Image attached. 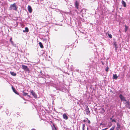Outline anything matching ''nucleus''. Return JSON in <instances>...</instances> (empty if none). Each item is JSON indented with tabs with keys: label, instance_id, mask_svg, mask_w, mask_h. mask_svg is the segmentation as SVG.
<instances>
[{
	"label": "nucleus",
	"instance_id": "1",
	"mask_svg": "<svg viewBox=\"0 0 130 130\" xmlns=\"http://www.w3.org/2000/svg\"><path fill=\"white\" fill-rule=\"evenodd\" d=\"M18 7L16 6V4L14 3L13 4L10 5V6L9 8V9L10 10H13L16 11Z\"/></svg>",
	"mask_w": 130,
	"mask_h": 130
},
{
	"label": "nucleus",
	"instance_id": "2",
	"mask_svg": "<svg viewBox=\"0 0 130 130\" xmlns=\"http://www.w3.org/2000/svg\"><path fill=\"white\" fill-rule=\"evenodd\" d=\"M22 66L23 69L25 71H29V69L28 68V67L27 66H25L23 64L22 65Z\"/></svg>",
	"mask_w": 130,
	"mask_h": 130
},
{
	"label": "nucleus",
	"instance_id": "3",
	"mask_svg": "<svg viewBox=\"0 0 130 130\" xmlns=\"http://www.w3.org/2000/svg\"><path fill=\"white\" fill-rule=\"evenodd\" d=\"M119 98L121 101H126L125 98L121 94H120L119 96Z\"/></svg>",
	"mask_w": 130,
	"mask_h": 130
},
{
	"label": "nucleus",
	"instance_id": "4",
	"mask_svg": "<svg viewBox=\"0 0 130 130\" xmlns=\"http://www.w3.org/2000/svg\"><path fill=\"white\" fill-rule=\"evenodd\" d=\"M85 109L86 114L87 115H88V114H89L90 113V111L87 105H86V108Z\"/></svg>",
	"mask_w": 130,
	"mask_h": 130
},
{
	"label": "nucleus",
	"instance_id": "5",
	"mask_svg": "<svg viewBox=\"0 0 130 130\" xmlns=\"http://www.w3.org/2000/svg\"><path fill=\"white\" fill-rule=\"evenodd\" d=\"M30 92L31 93L32 95L35 98H37V95L35 92H34L33 90H31L30 91Z\"/></svg>",
	"mask_w": 130,
	"mask_h": 130
},
{
	"label": "nucleus",
	"instance_id": "6",
	"mask_svg": "<svg viewBox=\"0 0 130 130\" xmlns=\"http://www.w3.org/2000/svg\"><path fill=\"white\" fill-rule=\"evenodd\" d=\"M75 7L77 9L79 8L78 6H79V3L77 1H76L75 3Z\"/></svg>",
	"mask_w": 130,
	"mask_h": 130
},
{
	"label": "nucleus",
	"instance_id": "7",
	"mask_svg": "<svg viewBox=\"0 0 130 130\" xmlns=\"http://www.w3.org/2000/svg\"><path fill=\"white\" fill-rule=\"evenodd\" d=\"M27 8L28 11L30 13H31L32 12V9L31 8V7L30 6L28 5V7Z\"/></svg>",
	"mask_w": 130,
	"mask_h": 130
},
{
	"label": "nucleus",
	"instance_id": "8",
	"mask_svg": "<svg viewBox=\"0 0 130 130\" xmlns=\"http://www.w3.org/2000/svg\"><path fill=\"white\" fill-rule=\"evenodd\" d=\"M12 88L13 91L16 94L19 95V93L16 91L15 88L13 86H12Z\"/></svg>",
	"mask_w": 130,
	"mask_h": 130
},
{
	"label": "nucleus",
	"instance_id": "9",
	"mask_svg": "<svg viewBox=\"0 0 130 130\" xmlns=\"http://www.w3.org/2000/svg\"><path fill=\"white\" fill-rule=\"evenodd\" d=\"M63 118L65 120H67L68 119V117L67 116L66 113H64L63 114Z\"/></svg>",
	"mask_w": 130,
	"mask_h": 130
},
{
	"label": "nucleus",
	"instance_id": "10",
	"mask_svg": "<svg viewBox=\"0 0 130 130\" xmlns=\"http://www.w3.org/2000/svg\"><path fill=\"white\" fill-rule=\"evenodd\" d=\"M122 4L123 5L124 7H126V4L125 2L123 0H122L121 2Z\"/></svg>",
	"mask_w": 130,
	"mask_h": 130
},
{
	"label": "nucleus",
	"instance_id": "11",
	"mask_svg": "<svg viewBox=\"0 0 130 130\" xmlns=\"http://www.w3.org/2000/svg\"><path fill=\"white\" fill-rule=\"evenodd\" d=\"M28 31H29V29L27 27H26L25 28V30H23V32H28Z\"/></svg>",
	"mask_w": 130,
	"mask_h": 130
},
{
	"label": "nucleus",
	"instance_id": "12",
	"mask_svg": "<svg viewBox=\"0 0 130 130\" xmlns=\"http://www.w3.org/2000/svg\"><path fill=\"white\" fill-rule=\"evenodd\" d=\"M113 79H117L118 78V76H117L116 74H113Z\"/></svg>",
	"mask_w": 130,
	"mask_h": 130
},
{
	"label": "nucleus",
	"instance_id": "13",
	"mask_svg": "<svg viewBox=\"0 0 130 130\" xmlns=\"http://www.w3.org/2000/svg\"><path fill=\"white\" fill-rule=\"evenodd\" d=\"M10 73L12 76H15L16 75V74L14 72H10Z\"/></svg>",
	"mask_w": 130,
	"mask_h": 130
},
{
	"label": "nucleus",
	"instance_id": "14",
	"mask_svg": "<svg viewBox=\"0 0 130 130\" xmlns=\"http://www.w3.org/2000/svg\"><path fill=\"white\" fill-rule=\"evenodd\" d=\"M117 127L116 129H119L120 128V125L119 123H117Z\"/></svg>",
	"mask_w": 130,
	"mask_h": 130
},
{
	"label": "nucleus",
	"instance_id": "15",
	"mask_svg": "<svg viewBox=\"0 0 130 130\" xmlns=\"http://www.w3.org/2000/svg\"><path fill=\"white\" fill-rule=\"evenodd\" d=\"M39 44L41 48H43V47H44L43 46V45L42 44L41 42H40L39 43Z\"/></svg>",
	"mask_w": 130,
	"mask_h": 130
},
{
	"label": "nucleus",
	"instance_id": "16",
	"mask_svg": "<svg viewBox=\"0 0 130 130\" xmlns=\"http://www.w3.org/2000/svg\"><path fill=\"white\" fill-rule=\"evenodd\" d=\"M125 32H126L127 31L128 29V27L126 25H125Z\"/></svg>",
	"mask_w": 130,
	"mask_h": 130
},
{
	"label": "nucleus",
	"instance_id": "17",
	"mask_svg": "<svg viewBox=\"0 0 130 130\" xmlns=\"http://www.w3.org/2000/svg\"><path fill=\"white\" fill-rule=\"evenodd\" d=\"M108 35L109 37L110 38H112V36L111 34H110L109 33H108Z\"/></svg>",
	"mask_w": 130,
	"mask_h": 130
},
{
	"label": "nucleus",
	"instance_id": "18",
	"mask_svg": "<svg viewBox=\"0 0 130 130\" xmlns=\"http://www.w3.org/2000/svg\"><path fill=\"white\" fill-rule=\"evenodd\" d=\"M114 45H115V48H116L115 50H117V44L116 43H114Z\"/></svg>",
	"mask_w": 130,
	"mask_h": 130
},
{
	"label": "nucleus",
	"instance_id": "19",
	"mask_svg": "<svg viewBox=\"0 0 130 130\" xmlns=\"http://www.w3.org/2000/svg\"><path fill=\"white\" fill-rule=\"evenodd\" d=\"M109 69V68L108 67H107L105 69V71L107 72L108 71V70Z\"/></svg>",
	"mask_w": 130,
	"mask_h": 130
},
{
	"label": "nucleus",
	"instance_id": "20",
	"mask_svg": "<svg viewBox=\"0 0 130 130\" xmlns=\"http://www.w3.org/2000/svg\"><path fill=\"white\" fill-rule=\"evenodd\" d=\"M12 38H11L10 39V41L11 42V43L12 44L13 43V41L12 40Z\"/></svg>",
	"mask_w": 130,
	"mask_h": 130
},
{
	"label": "nucleus",
	"instance_id": "21",
	"mask_svg": "<svg viewBox=\"0 0 130 130\" xmlns=\"http://www.w3.org/2000/svg\"><path fill=\"white\" fill-rule=\"evenodd\" d=\"M126 105H129V102L128 101H127L126 103Z\"/></svg>",
	"mask_w": 130,
	"mask_h": 130
},
{
	"label": "nucleus",
	"instance_id": "22",
	"mask_svg": "<svg viewBox=\"0 0 130 130\" xmlns=\"http://www.w3.org/2000/svg\"><path fill=\"white\" fill-rule=\"evenodd\" d=\"M27 93H26V92H24L23 93V95L24 96H26L27 95Z\"/></svg>",
	"mask_w": 130,
	"mask_h": 130
},
{
	"label": "nucleus",
	"instance_id": "23",
	"mask_svg": "<svg viewBox=\"0 0 130 130\" xmlns=\"http://www.w3.org/2000/svg\"><path fill=\"white\" fill-rule=\"evenodd\" d=\"M85 124H83V128H82V129H85Z\"/></svg>",
	"mask_w": 130,
	"mask_h": 130
},
{
	"label": "nucleus",
	"instance_id": "24",
	"mask_svg": "<svg viewBox=\"0 0 130 130\" xmlns=\"http://www.w3.org/2000/svg\"><path fill=\"white\" fill-rule=\"evenodd\" d=\"M102 111H103V112L104 113L105 111V110L103 108H102Z\"/></svg>",
	"mask_w": 130,
	"mask_h": 130
},
{
	"label": "nucleus",
	"instance_id": "25",
	"mask_svg": "<svg viewBox=\"0 0 130 130\" xmlns=\"http://www.w3.org/2000/svg\"><path fill=\"white\" fill-rule=\"evenodd\" d=\"M112 122H116V120H115L114 119H112Z\"/></svg>",
	"mask_w": 130,
	"mask_h": 130
},
{
	"label": "nucleus",
	"instance_id": "26",
	"mask_svg": "<svg viewBox=\"0 0 130 130\" xmlns=\"http://www.w3.org/2000/svg\"><path fill=\"white\" fill-rule=\"evenodd\" d=\"M87 120L88 121V123L89 124H90V121L89 120H88L87 118Z\"/></svg>",
	"mask_w": 130,
	"mask_h": 130
},
{
	"label": "nucleus",
	"instance_id": "27",
	"mask_svg": "<svg viewBox=\"0 0 130 130\" xmlns=\"http://www.w3.org/2000/svg\"><path fill=\"white\" fill-rule=\"evenodd\" d=\"M101 63H102V64L103 65H104V63L102 61H101Z\"/></svg>",
	"mask_w": 130,
	"mask_h": 130
},
{
	"label": "nucleus",
	"instance_id": "28",
	"mask_svg": "<svg viewBox=\"0 0 130 130\" xmlns=\"http://www.w3.org/2000/svg\"><path fill=\"white\" fill-rule=\"evenodd\" d=\"M107 129H108V128H104V129L105 130H106Z\"/></svg>",
	"mask_w": 130,
	"mask_h": 130
},
{
	"label": "nucleus",
	"instance_id": "29",
	"mask_svg": "<svg viewBox=\"0 0 130 130\" xmlns=\"http://www.w3.org/2000/svg\"><path fill=\"white\" fill-rule=\"evenodd\" d=\"M31 130H35V129L34 128H32Z\"/></svg>",
	"mask_w": 130,
	"mask_h": 130
},
{
	"label": "nucleus",
	"instance_id": "30",
	"mask_svg": "<svg viewBox=\"0 0 130 130\" xmlns=\"http://www.w3.org/2000/svg\"><path fill=\"white\" fill-rule=\"evenodd\" d=\"M83 121H84V122H86V121H85V120H83Z\"/></svg>",
	"mask_w": 130,
	"mask_h": 130
},
{
	"label": "nucleus",
	"instance_id": "31",
	"mask_svg": "<svg viewBox=\"0 0 130 130\" xmlns=\"http://www.w3.org/2000/svg\"><path fill=\"white\" fill-rule=\"evenodd\" d=\"M54 126V127H55V129L56 130V127H55V126Z\"/></svg>",
	"mask_w": 130,
	"mask_h": 130
},
{
	"label": "nucleus",
	"instance_id": "32",
	"mask_svg": "<svg viewBox=\"0 0 130 130\" xmlns=\"http://www.w3.org/2000/svg\"><path fill=\"white\" fill-rule=\"evenodd\" d=\"M27 95V96H29V97H30V95Z\"/></svg>",
	"mask_w": 130,
	"mask_h": 130
},
{
	"label": "nucleus",
	"instance_id": "33",
	"mask_svg": "<svg viewBox=\"0 0 130 130\" xmlns=\"http://www.w3.org/2000/svg\"><path fill=\"white\" fill-rule=\"evenodd\" d=\"M119 129H116V130H119Z\"/></svg>",
	"mask_w": 130,
	"mask_h": 130
},
{
	"label": "nucleus",
	"instance_id": "34",
	"mask_svg": "<svg viewBox=\"0 0 130 130\" xmlns=\"http://www.w3.org/2000/svg\"><path fill=\"white\" fill-rule=\"evenodd\" d=\"M112 118H110V119H111V120L112 119Z\"/></svg>",
	"mask_w": 130,
	"mask_h": 130
},
{
	"label": "nucleus",
	"instance_id": "35",
	"mask_svg": "<svg viewBox=\"0 0 130 130\" xmlns=\"http://www.w3.org/2000/svg\"><path fill=\"white\" fill-rule=\"evenodd\" d=\"M102 130H105V129H102Z\"/></svg>",
	"mask_w": 130,
	"mask_h": 130
},
{
	"label": "nucleus",
	"instance_id": "36",
	"mask_svg": "<svg viewBox=\"0 0 130 130\" xmlns=\"http://www.w3.org/2000/svg\"><path fill=\"white\" fill-rule=\"evenodd\" d=\"M113 117H114V116H112V118H113Z\"/></svg>",
	"mask_w": 130,
	"mask_h": 130
},
{
	"label": "nucleus",
	"instance_id": "37",
	"mask_svg": "<svg viewBox=\"0 0 130 130\" xmlns=\"http://www.w3.org/2000/svg\"><path fill=\"white\" fill-rule=\"evenodd\" d=\"M82 130H85V129H83Z\"/></svg>",
	"mask_w": 130,
	"mask_h": 130
},
{
	"label": "nucleus",
	"instance_id": "38",
	"mask_svg": "<svg viewBox=\"0 0 130 130\" xmlns=\"http://www.w3.org/2000/svg\"><path fill=\"white\" fill-rule=\"evenodd\" d=\"M121 9V8H120V9Z\"/></svg>",
	"mask_w": 130,
	"mask_h": 130
}]
</instances>
